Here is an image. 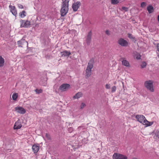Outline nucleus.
Instances as JSON below:
<instances>
[{
	"instance_id": "1",
	"label": "nucleus",
	"mask_w": 159,
	"mask_h": 159,
	"mask_svg": "<svg viewBox=\"0 0 159 159\" xmlns=\"http://www.w3.org/2000/svg\"><path fill=\"white\" fill-rule=\"evenodd\" d=\"M94 62L93 59H91L88 63L85 70V78L86 79L89 78L91 75L92 69L93 66Z\"/></svg>"
},
{
	"instance_id": "2",
	"label": "nucleus",
	"mask_w": 159,
	"mask_h": 159,
	"mask_svg": "<svg viewBox=\"0 0 159 159\" xmlns=\"http://www.w3.org/2000/svg\"><path fill=\"white\" fill-rule=\"evenodd\" d=\"M69 2V0L63 1L60 11L61 16H65L67 13L68 10Z\"/></svg>"
},
{
	"instance_id": "3",
	"label": "nucleus",
	"mask_w": 159,
	"mask_h": 159,
	"mask_svg": "<svg viewBox=\"0 0 159 159\" xmlns=\"http://www.w3.org/2000/svg\"><path fill=\"white\" fill-rule=\"evenodd\" d=\"M153 82L152 80H149L146 81L144 83V86L146 88L151 92L154 91Z\"/></svg>"
},
{
	"instance_id": "4",
	"label": "nucleus",
	"mask_w": 159,
	"mask_h": 159,
	"mask_svg": "<svg viewBox=\"0 0 159 159\" xmlns=\"http://www.w3.org/2000/svg\"><path fill=\"white\" fill-rule=\"evenodd\" d=\"M113 159H127V157L122 154L115 153L113 156Z\"/></svg>"
},
{
	"instance_id": "5",
	"label": "nucleus",
	"mask_w": 159,
	"mask_h": 159,
	"mask_svg": "<svg viewBox=\"0 0 159 159\" xmlns=\"http://www.w3.org/2000/svg\"><path fill=\"white\" fill-rule=\"evenodd\" d=\"M70 88V85L67 84H63L59 87V89L61 91H65L67 90Z\"/></svg>"
},
{
	"instance_id": "6",
	"label": "nucleus",
	"mask_w": 159,
	"mask_h": 159,
	"mask_svg": "<svg viewBox=\"0 0 159 159\" xmlns=\"http://www.w3.org/2000/svg\"><path fill=\"white\" fill-rule=\"evenodd\" d=\"M118 43L122 47H127L128 45V42L124 39L120 38L118 41Z\"/></svg>"
},
{
	"instance_id": "7",
	"label": "nucleus",
	"mask_w": 159,
	"mask_h": 159,
	"mask_svg": "<svg viewBox=\"0 0 159 159\" xmlns=\"http://www.w3.org/2000/svg\"><path fill=\"white\" fill-rule=\"evenodd\" d=\"M20 27L27 28L30 25V22L28 20H21L20 21Z\"/></svg>"
},
{
	"instance_id": "8",
	"label": "nucleus",
	"mask_w": 159,
	"mask_h": 159,
	"mask_svg": "<svg viewBox=\"0 0 159 159\" xmlns=\"http://www.w3.org/2000/svg\"><path fill=\"white\" fill-rule=\"evenodd\" d=\"M15 110L17 113L21 114H24L26 112L25 110L21 107H16L15 108Z\"/></svg>"
},
{
	"instance_id": "9",
	"label": "nucleus",
	"mask_w": 159,
	"mask_h": 159,
	"mask_svg": "<svg viewBox=\"0 0 159 159\" xmlns=\"http://www.w3.org/2000/svg\"><path fill=\"white\" fill-rule=\"evenodd\" d=\"M81 3L79 1H77L76 2L74 3L72 6V8L73 11H77Z\"/></svg>"
},
{
	"instance_id": "10",
	"label": "nucleus",
	"mask_w": 159,
	"mask_h": 159,
	"mask_svg": "<svg viewBox=\"0 0 159 159\" xmlns=\"http://www.w3.org/2000/svg\"><path fill=\"white\" fill-rule=\"evenodd\" d=\"M135 117L138 121L143 125V121L145 120V119H146L144 116L143 115H137Z\"/></svg>"
},
{
	"instance_id": "11",
	"label": "nucleus",
	"mask_w": 159,
	"mask_h": 159,
	"mask_svg": "<svg viewBox=\"0 0 159 159\" xmlns=\"http://www.w3.org/2000/svg\"><path fill=\"white\" fill-rule=\"evenodd\" d=\"M18 46L22 47L23 46L28 45V43L25 40L22 38L20 40L18 41L17 42Z\"/></svg>"
},
{
	"instance_id": "12",
	"label": "nucleus",
	"mask_w": 159,
	"mask_h": 159,
	"mask_svg": "<svg viewBox=\"0 0 159 159\" xmlns=\"http://www.w3.org/2000/svg\"><path fill=\"white\" fill-rule=\"evenodd\" d=\"M92 36L91 31H89L87 36L86 41L87 44L89 45L91 43Z\"/></svg>"
},
{
	"instance_id": "13",
	"label": "nucleus",
	"mask_w": 159,
	"mask_h": 159,
	"mask_svg": "<svg viewBox=\"0 0 159 159\" xmlns=\"http://www.w3.org/2000/svg\"><path fill=\"white\" fill-rule=\"evenodd\" d=\"M9 7L10 9V11L15 16H16L17 15V11L15 6H12L10 5Z\"/></svg>"
},
{
	"instance_id": "14",
	"label": "nucleus",
	"mask_w": 159,
	"mask_h": 159,
	"mask_svg": "<svg viewBox=\"0 0 159 159\" xmlns=\"http://www.w3.org/2000/svg\"><path fill=\"white\" fill-rule=\"evenodd\" d=\"M33 151L34 153L38 152L39 149V146L36 144H34L32 147Z\"/></svg>"
},
{
	"instance_id": "15",
	"label": "nucleus",
	"mask_w": 159,
	"mask_h": 159,
	"mask_svg": "<svg viewBox=\"0 0 159 159\" xmlns=\"http://www.w3.org/2000/svg\"><path fill=\"white\" fill-rule=\"evenodd\" d=\"M61 54L62 57H65L69 56L71 54V53L70 51H64L61 52Z\"/></svg>"
},
{
	"instance_id": "16",
	"label": "nucleus",
	"mask_w": 159,
	"mask_h": 159,
	"mask_svg": "<svg viewBox=\"0 0 159 159\" xmlns=\"http://www.w3.org/2000/svg\"><path fill=\"white\" fill-rule=\"evenodd\" d=\"M83 96V94L81 92H79L73 97V98L74 99H79L82 97Z\"/></svg>"
},
{
	"instance_id": "17",
	"label": "nucleus",
	"mask_w": 159,
	"mask_h": 159,
	"mask_svg": "<svg viewBox=\"0 0 159 159\" xmlns=\"http://www.w3.org/2000/svg\"><path fill=\"white\" fill-rule=\"evenodd\" d=\"M22 127V125L17 122H16L14 125L13 129H20Z\"/></svg>"
},
{
	"instance_id": "18",
	"label": "nucleus",
	"mask_w": 159,
	"mask_h": 159,
	"mask_svg": "<svg viewBox=\"0 0 159 159\" xmlns=\"http://www.w3.org/2000/svg\"><path fill=\"white\" fill-rule=\"evenodd\" d=\"M143 123V125H146V126H148L152 125L153 124V122H149L146 119H145Z\"/></svg>"
},
{
	"instance_id": "19",
	"label": "nucleus",
	"mask_w": 159,
	"mask_h": 159,
	"mask_svg": "<svg viewBox=\"0 0 159 159\" xmlns=\"http://www.w3.org/2000/svg\"><path fill=\"white\" fill-rule=\"evenodd\" d=\"M147 9L149 13L150 14L152 13L154 11V8L151 5H149L147 7Z\"/></svg>"
},
{
	"instance_id": "20",
	"label": "nucleus",
	"mask_w": 159,
	"mask_h": 159,
	"mask_svg": "<svg viewBox=\"0 0 159 159\" xmlns=\"http://www.w3.org/2000/svg\"><path fill=\"white\" fill-rule=\"evenodd\" d=\"M134 57L138 60L140 59L141 58L140 55L138 52H134Z\"/></svg>"
},
{
	"instance_id": "21",
	"label": "nucleus",
	"mask_w": 159,
	"mask_h": 159,
	"mask_svg": "<svg viewBox=\"0 0 159 159\" xmlns=\"http://www.w3.org/2000/svg\"><path fill=\"white\" fill-rule=\"evenodd\" d=\"M122 64L125 66L128 67L129 65V62L126 60H124L122 61Z\"/></svg>"
},
{
	"instance_id": "22",
	"label": "nucleus",
	"mask_w": 159,
	"mask_h": 159,
	"mask_svg": "<svg viewBox=\"0 0 159 159\" xmlns=\"http://www.w3.org/2000/svg\"><path fill=\"white\" fill-rule=\"evenodd\" d=\"M4 63V59L1 56H0V67L3 66Z\"/></svg>"
},
{
	"instance_id": "23",
	"label": "nucleus",
	"mask_w": 159,
	"mask_h": 159,
	"mask_svg": "<svg viewBox=\"0 0 159 159\" xmlns=\"http://www.w3.org/2000/svg\"><path fill=\"white\" fill-rule=\"evenodd\" d=\"M26 12L25 11H23L19 13V16L21 18H23L26 16Z\"/></svg>"
},
{
	"instance_id": "24",
	"label": "nucleus",
	"mask_w": 159,
	"mask_h": 159,
	"mask_svg": "<svg viewBox=\"0 0 159 159\" xmlns=\"http://www.w3.org/2000/svg\"><path fill=\"white\" fill-rule=\"evenodd\" d=\"M155 135L154 136V138L157 139V138L159 139V130H157L155 132Z\"/></svg>"
},
{
	"instance_id": "25",
	"label": "nucleus",
	"mask_w": 159,
	"mask_h": 159,
	"mask_svg": "<svg viewBox=\"0 0 159 159\" xmlns=\"http://www.w3.org/2000/svg\"><path fill=\"white\" fill-rule=\"evenodd\" d=\"M18 96L17 93H13L12 96L13 99H16Z\"/></svg>"
},
{
	"instance_id": "26",
	"label": "nucleus",
	"mask_w": 159,
	"mask_h": 159,
	"mask_svg": "<svg viewBox=\"0 0 159 159\" xmlns=\"http://www.w3.org/2000/svg\"><path fill=\"white\" fill-rule=\"evenodd\" d=\"M119 2V0H111V3L113 4H116Z\"/></svg>"
},
{
	"instance_id": "27",
	"label": "nucleus",
	"mask_w": 159,
	"mask_h": 159,
	"mask_svg": "<svg viewBox=\"0 0 159 159\" xmlns=\"http://www.w3.org/2000/svg\"><path fill=\"white\" fill-rule=\"evenodd\" d=\"M116 86H113L111 88V92L112 93H114L116 90Z\"/></svg>"
},
{
	"instance_id": "28",
	"label": "nucleus",
	"mask_w": 159,
	"mask_h": 159,
	"mask_svg": "<svg viewBox=\"0 0 159 159\" xmlns=\"http://www.w3.org/2000/svg\"><path fill=\"white\" fill-rule=\"evenodd\" d=\"M35 91L37 93H40L42 92V89H36L35 90Z\"/></svg>"
},
{
	"instance_id": "29",
	"label": "nucleus",
	"mask_w": 159,
	"mask_h": 159,
	"mask_svg": "<svg viewBox=\"0 0 159 159\" xmlns=\"http://www.w3.org/2000/svg\"><path fill=\"white\" fill-rule=\"evenodd\" d=\"M146 65V63L145 62H142L141 64V68H143L145 67Z\"/></svg>"
},
{
	"instance_id": "30",
	"label": "nucleus",
	"mask_w": 159,
	"mask_h": 159,
	"mask_svg": "<svg viewBox=\"0 0 159 159\" xmlns=\"http://www.w3.org/2000/svg\"><path fill=\"white\" fill-rule=\"evenodd\" d=\"M146 5H147V4L145 2H142L141 3V7H142L143 8V7H145L146 6Z\"/></svg>"
},
{
	"instance_id": "31",
	"label": "nucleus",
	"mask_w": 159,
	"mask_h": 159,
	"mask_svg": "<svg viewBox=\"0 0 159 159\" xmlns=\"http://www.w3.org/2000/svg\"><path fill=\"white\" fill-rule=\"evenodd\" d=\"M45 136L48 140L51 139V138L50 137V135L49 134H48V133L46 134Z\"/></svg>"
},
{
	"instance_id": "32",
	"label": "nucleus",
	"mask_w": 159,
	"mask_h": 159,
	"mask_svg": "<svg viewBox=\"0 0 159 159\" xmlns=\"http://www.w3.org/2000/svg\"><path fill=\"white\" fill-rule=\"evenodd\" d=\"M86 106V104L84 103L83 102H82L80 105V108L83 109Z\"/></svg>"
},
{
	"instance_id": "33",
	"label": "nucleus",
	"mask_w": 159,
	"mask_h": 159,
	"mask_svg": "<svg viewBox=\"0 0 159 159\" xmlns=\"http://www.w3.org/2000/svg\"><path fill=\"white\" fill-rule=\"evenodd\" d=\"M128 37L130 39H134V38L133 37L132 34H128Z\"/></svg>"
},
{
	"instance_id": "34",
	"label": "nucleus",
	"mask_w": 159,
	"mask_h": 159,
	"mask_svg": "<svg viewBox=\"0 0 159 159\" xmlns=\"http://www.w3.org/2000/svg\"><path fill=\"white\" fill-rule=\"evenodd\" d=\"M105 88L107 89H109L110 88V84H107L105 85Z\"/></svg>"
},
{
	"instance_id": "35",
	"label": "nucleus",
	"mask_w": 159,
	"mask_h": 159,
	"mask_svg": "<svg viewBox=\"0 0 159 159\" xmlns=\"http://www.w3.org/2000/svg\"><path fill=\"white\" fill-rule=\"evenodd\" d=\"M122 9L123 10L125 11H127L128 10V8L127 7H122Z\"/></svg>"
},
{
	"instance_id": "36",
	"label": "nucleus",
	"mask_w": 159,
	"mask_h": 159,
	"mask_svg": "<svg viewBox=\"0 0 159 159\" xmlns=\"http://www.w3.org/2000/svg\"><path fill=\"white\" fill-rule=\"evenodd\" d=\"M18 7H19V8L20 9H22L23 8V6L20 4H18Z\"/></svg>"
},
{
	"instance_id": "37",
	"label": "nucleus",
	"mask_w": 159,
	"mask_h": 159,
	"mask_svg": "<svg viewBox=\"0 0 159 159\" xmlns=\"http://www.w3.org/2000/svg\"><path fill=\"white\" fill-rule=\"evenodd\" d=\"M106 33L108 35H109L110 34V31L108 30H106Z\"/></svg>"
},
{
	"instance_id": "38",
	"label": "nucleus",
	"mask_w": 159,
	"mask_h": 159,
	"mask_svg": "<svg viewBox=\"0 0 159 159\" xmlns=\"http://www.w3.org/2000/svg\"><path fill=\"white\" fill-rule=\"evenodd\" d=\"M73 130V128H70L69 129V131L71 133L72 132V131Z\"/></svg>"
},
{
	"instance_id": "39",
	"label": "nucleus",
	"mask_w": 159,
	"mask_h": 159,
	"mask_svg": "<svg viewBox=\"0 0 159 159\" xmlns=\"http://www.w3.org/2000/svg\"><path fill=\"white\" fill-rule=\"evenodd\" d=\"M157 20L158 22H159V15H158L157 17Z\"/></svg>"
},
{
	"instance_id": "40",
	"label": "nucleus",
	"mask_w": 159,
	"mask_h": 159,
	"mask_svg": "<svg viewBox=\"0 0 159 159\" xmlns=\"http://www.w3.org/2000/svg\"><path fill=\"white\" fill-rule=\"evenodd\" d=\"M82 127V126H79L78 128L79 129H80Z\"/></svg>"
},
{
	"instance_id": "41",
	"label": "nucleus",
	"mask_w": 159,
	"mask_h": 159,
	"mask_svg": "<svg viewBox=\"0 0 159 159\" xmlns=\"http://www.w3.org/2000/svg\"><path fill=\"white\" fill-rule=\"evenodd\" d=\"M132 159H139L135 157H134Z\"/></svg>"
},
{
	"instance_id": "42",
	"label": "nucleus",
	"mask_w": 159,
	"mask_h": 159,
	"mask_svg": "<svg viewBox=\"0 0 159 159\" xmlns=\"http://www.w3.org/2000/svg\"><path fill=\"white\" fill-rule=\"evenodd\" d=\"M154 100H152V101H153ZM154 101H156V100H154ZM157 102H159V100H156Z\"/></svg>"
}]
</instances>
